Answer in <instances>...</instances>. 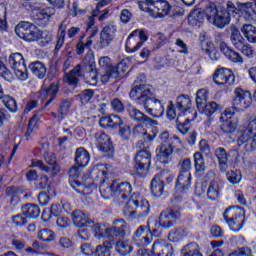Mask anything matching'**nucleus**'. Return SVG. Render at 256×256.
I'll use <instances>...</instances> for the list:
<instances>
[{"mask_svg":"<svg viewBox=\"0 0 256 256\" xmlns=\"http://www.w3.org/2000/svg\"><path fill=\"white\" fill-rule=\"evenodd\" d=\"M111 240L98 245L94 251V256H110L111 255Z\"/></svg>","mask_w":256,"mask_h":256,"instance_id":"8fccbe9b","label":"nucleus"},{"mask_svg":"<svg viewBox=\"0 0 256 256\" xmlns=\"http://www.w3.org/2000/svg\"><path fill=\"white\" fill-rule=\"evenodd\" d=\"M160 139L162 141V144H167L169 143L170 145H173V143H178L180 145L181 143V139H179V137L177 136H169V132H162L160 134Z\"/></svg>","mask_w":256,"mask_h":256,"instance_id":"680f3d73","label":"nucleus"},{"mask_svg":"<svg viewBox=\"0 0 256 256\" xmlns=\"http://www.w3.org/2000/svg\"><path fill=\"white\" fill-rule=\"evenodd\" d=\"M118 128H119L118 133L120 137H122V139L127 141V139L131 137V126H129L128 124H125V121H123L122 125L118 126Z\"/></svg>","mask_w":256,"mask_h":256,"instance_id":"0e129e2a","label":"nucleus"},{"mask_svg":"<svg viewBox=\"0 0 256 256\" xmlns=\"http://www.w3.org/2000/svg\"><path fill=\"white\" fill-rule=\"evenodd\" d=\"M176 107L182 115L191 113V99L187 95H181L176 99Z\"/></svg>","mask_w":256,"mask_h":256,"instance_id":"e433bc0d","label":"nucleus"},{"mask_svg":"<svg viewBox=\"0 0 256 256\" xmlns=\"http://www.w3.org/2000/svg\"><path fill=\"white\" fill-rule=\"evenodd\" d=\"M181 255L182 256H203L201 253V248L199 247V244L196 242H191L189 244H186L181 249Z\"/></svg>","mask_w":256,"mask_h":256,"instance_id":"58836bf2","label":"nucleus"},{"mask_svg":"<svg viewBox=\"0 0 256 256\" xmlns=\"http://www.w3.org/2000/svg\"><path fill=\"white\" fill-rule=\"evenodd\" d=\"M9 63L14 69V73L17 79L20 81H27L29 75L27 74V66H25V60L21 53H14L9 58Z\"/></svg>","mask_w":256,"mask_h":256,"instance_id":"2eb2a0df","label":"nucleus"},{"mask_svg":"<svg viewBox=\"0 0 256 256\" xmlns=\"http://www.w3.org/2000/svg\"><path fill=\"white\" fill-rule=\"evenodd\" d=\"M127 71V67H125L124 62H120L116 68H110L106 70L104 74L101 75L100 81L101 83H109L111 79H119L122 73Z\"/></svg>","mask_w":256,"mask_h":256,"instance_id":"5701e85b","label":"nucleus"},{"mask_svg":"<svg viewBox=\"0 0 256 256\" xmlns=\"http://www.w3.org/2000/svg\"><path fill=\"white\" fill-rule=\"evenodd\" d=\"M219 109V104L216 102H209L202 105V108H198L200 113H203V115H207V117H210V115H213V113L217 112Z\"/></svg>","mask_w":256,"mask_h":256,"instance_id":"3c124183","label":"nucleus"},{"mask_svg":"<svg viewBox=\"0 0 256 256\" xmlns=\"http://www.w3.org/2000/svg\"><path fill=\"white\" fill-rule=\"evenodd\" d=\"M231 41L236 49H241L243 47L244 39L241 36V32L237 28H232Z\"/></svg>","mask_w":256,"mask_h":256,"instance_id":"603ef678","label":"nucleus"},{"mask_svg":"<svg viewBox=\"0 0 256 256\" xmlns=\"http://www.w3.org/2000/svg\"><path fill=\"white\" fill-rule=\"evenodd\" d=\"M212 79L218 87L227 88L235 83V75H233V71L223 67H218L214 71Z\"/></svg>","mask_w":256,"mask_h":256,"instance_id":"4468645a","label":"nucleus"},{"mask_svg":"<svg viewBox=\"0 0 256 256\" xmlns=\"http://www.w3.org/2000/svg\"><path fill=\"white\" fill-rule=\"evenodd\" d=\"M100 126L104 129L110 127V129H119L123 125V120L118 115L112 114L110 116H104L99 121Z\"/></svg>","mask_w":256,"mask_h":256,"instance_id":"cd10ccee","label":"nucleus"},{"mask_svg":"<svg viewBox=\"0 0 256 256\" xmlns=\"http://www.w3.org/2000/svg\"><path fill=\"white\" fill-rule=\"evenodd\" d=\"M116 251L120 253V255H129L131 254V251H133V248L129 242L118 241L116 243Z\"/></svg>","mask_w":256,"mask_h":256,"instance_id":"4d7b16f0","label":"nucleus"},{"mask_svg":"<svg viewBox=\"0 0 256 256\" xmlns=\"http://www.w3.org/2000/svg\"><path fill=\"white\" fill-rule=\"evenodd\" d=\"M205 53L212 61H219V57H221L213 43H209L208 48L205 49Z\"/></svg>","mask_w":256,"mask_h":256,"instance_id":"052dcab7","label":"nucleus"},{"mask_svg":"<svg viewBox=\"0 0 256 256\" xmlns=\"http://www.w3.org/2000/svg\"><path fill=\"white\" fill-rule=\"evenodd\" d=\"M241 32L249 43H256V27L252 24H244Z\"/></svg>","mask_w":256,"mask_h":256,"instance_id":"a18cd8bd","label":"nucleus"},{"mask_svg":"<svg viewBox=\"0 0 256 256\" xmlns=\"http://www.w3.org/2000/svg\"><path fill=\"white\" fill-rule=\"evenodd\" d=\"M37 123H39V117L33 116L28 123V128L25 134L26 137H31V133L37 130Z\"/></svg>","mask_w":256,"mask_h":256,"instance_id":"338daca9","label":"nucleus"},{"mask_svg":"<svg viewBox=\"0 0 256 256\" xmlns=\"http://www.w3.org/2000/svg\"><path fill=\"white\" fill-rule=\"evenodd\" d=\"M51 41H53V35L47 30H44V31L40 30V34L38 36V41H37L40 47H45L46 45H49Z\"/></svg>","mask_w":256,"mask_h":256,"instance_id":"6e6d98bb","label":"nucleus"},{"mask_svg":"<svg viewBox=\"0 0 256 256\" xmlns=\"http://www.w3.org/2000/svg\"><path fill=\"white\" fill-rule=\"evenodd\" d=\"M154 256H173V246L163 240H156L153 243Z\"/></svg>","mask_w":256,"mask_h":256,"instance_id":"a878e982","label":"nucleus"},{"mask_svg":"<svg viewBox=\"0 0 256 256\" xmlns=\"http://www.w3.org/2000/svg\"><path fill=\"white\" fill-rule=\"evenodd\" d=\"M193 157L196 171H205V160L203 159V155L196 152L194 153Z\"/></svg>","mask_w":256,"mask_h":256,"instance_id":"e2e57ef3","label":"nucleus"},{"mask_svg":"<svg viewBox=\"0 0 256 256\" xmlns=\"http://www.w3.org/2000/svg\"><path fill=\"white\" fill-rule=\"evenodd\" d=\"M171 11V5L166 0H157L154 3V8L151 9L150 15L157 19V17H167Z\"/></svg>","mask_w":256,"mask_h":256,"instance_id":"b1692460","label":"nucleus"},{"mask_svg":"<svg viewBox=\"0 0 256 256\" xmlns=\"http://www.w3.org/2000/svg\"><path fill=\"white\" fill-rule=\"evenodd\" d=\"M226 177L229 183H231L232 185H239V183H241V179H243L240 170L228 171Z\"/></svg>","mask_w":256,"mask_h":256,"instance_id":"5fc2aeb1","label":"nucleus"},{"mask_svg":"<svg viewBox=\"0 0 256 256\" xmlns=\"http://www.w3.org/2000/svg\"><path fill=\"white\" fill-rule=\"evenodd\" d=\"M57 93H59V86L55 83L50 84L49 87L43 88L40 91V99L42 101H46L45 105H49L55 97H57Z\"/></svg>","mask_w":256,"mask_h":256,"instance_id":"bb28decb","label":"nucleus"},{"mask_svg":"<svg viewBox=\"0 0 256 256\" xmlns=\"http://www.w3.org/2000/svg\"><path fill=\"white\" fill-rule=\"evenodd\" d=\"M135 169L140 177H145L151 165V152L149 150H140L136 155Z\"/></svg>","mask_w":256,"mask_h":256,"instance_id":"dca6fc26","label":"nucleus"},{"mask_svg":"<svg viewBox=\"0 0 256 256\" xmlns=\"http://www.w3.org/2000/svg\"><path fill=\"white\" fill-rule=\"evenodd\" d=\"M191 189V173H180L176 181L178 193H187Z\"/></svg>","mask_w":256,"mask_h":256,"instance_id":"2f4dec72","label":"nucleus"},{"mask_svg":"<svg viewBox=\"0 0 256 256\" xmlns=\"http://www.w3.org/2000/svg\"><path fill=\"white\" fill-rule=\"evenodd\" d=\"M63 213V206L59 204H53L50 209H45L42 213V219L44 221H50L53 217H58Z\"/></svg>","mask_w":256,"mask_h":256,"instance_id":"4c0bfd02","label":"nucleus"},{"mask_svg":"<svg viewBox=\"0 0 256 256\" xmlns=\"http://www.w3.org/2000/svg\"><path fill=\"white\" fill-rule=\"evenodd\" d=\"M155 3H157L155 0H142L138 2V7L141 11L151 15V10L154 8Z\"/></svg>","mask_w":256,"mask_h":256,"instance_id":"bf43d9fd","label":"nucleus"},{"mask_svg":"<svg viewBox=\"0 0 256 256\" xmlns=\"http://www.w3.org/2000/svg\"><path fill=\"white\" fill-rule=\"evenodd\" d=\"M1 99L8 111H10L11 113H16L17 102L11 96L5 95V93L3 92V86H1L0 84V101Z\"/></svg>","mask_w":256,"mask_h":256,"instance_id":"ea45409f","label":"nucleus"},{"mask_svg":"<svg viewBox=\"0 0 256 256\" xmlns=\"http://www.w3.org/2000/svg\"><path fill=\"white\" fill-rule=\"evenodd\" d=\"M22 213L28 219H37L41 215V209L35 204H28L22 207Z\"/></svg>","mask_w":256,"mask_h":256,"instance_id":"37998d69","label":"nucleus"},{"mask_svg":"<svg viewBox=\"0 0 256 256\" xmlns=\"http://www.w3.org/2000/svg\"><path fill=\"white\" fill-rule=\"evenodd\" d=\"M53 15H55V8L53 7L40 9L36 13V21H40V25L45 27V25H49Z\"/></svg>","mask_w":256,"mask_h":256,"instance_id":"72a5a7b5","label":"nucleus"},{"mask_svg":"<svg viewBox=\"0 0 256 256\" xmlns=\"http://www.w3.org/2000/svg\"><path fill=\"white\" fill-rule=\"evenodd\" d=\"M70 185L72 189H74V191L80 195H91L93 193V189L97 187V184H82L77 180H70Z\"/></svg>","mask_w":256,"mask_h":256,"instance_id":"473e14b6","label":"nucleus"},{"mask_svg":"<svg viewBox=\"0 0 256 256\" xmlns=\"http://www.w3.org/2000/svg\"><path fill=\"white\" fill-rule=\"evenodd\" d=\"M90 159L91 156L85 148L80 147L75 151L74 161L76 165H79L80 167H86L87 165H89Z\"/></svg>","mask_w":256,"mask_h":256,"instance_id":"f704fd0d","label":"nucleus"},{"mask_svg":"<svg viewBox=\"0 0 256 256\" xmlns=\"http://www.w3.org/2000/svg\"><path fill=\"white\" fill-rule=\"evenodd\" d=\"M133 240L137 247H147V245H151V241H153V234L147 227L140 226L136 230Z\"/></svg>","mask_w":256,"mask_h":256,"instance_id":"412c9836","label":"nucleus"},{"mask_svg":"<svg viewBox=\"0 0 256 256\" xmlns=\"http://www.w3.org/2000/svg\"><path fill=\"white\" fill-rule=\"evenodd\" d=\"M93 95H95V92L91 89H86L82 91L80 94V100L83 105L89 103L91 99H93Z\"/></svg>","mask_w":256,"mask_h":256,"instance_id":"774afa93","label":"nucleus"},{"mask_svg":"<svg viewBox=\"0 0 256 256\" xmlns=\"http://www.w3.org/2000/svg\"><path fill=\"white\" fill-rule=\"evenodd\" d=\"M215 156L218 159L219 166L221 168V171L227 170V163H229V154H227V150L225 148H217L215 150Z\"/></svg>","mask_w":256,"mask_h":256,"instance_id":"79ce46f5","label":"nucleus"},{"mask_svg":"<svg viewBox=\"0 0 256 256\" xmlns=\"http://www.w3.org/2000/svg\"><path fill=\"white\" fill-rule=\"evenodd\" d=\"M178 203H181V199L175 196L171 201L170 210L166 211L171 219H179L181 217V208L177 205Z\"/></svg>","mask_w":256,"mask_h":256,"instance_id":"49530a36","label":"nucleus"},{"mask_svg":"<svg viewBox=\"0 0 256 256\" xmlns=\"http://www.w3.org/2000/svg\"><path fill=\"white\" fill-rule=\"evenodd\" d=\"M209 97V90L205 89V88H201L196 92V105H197V109H202L203 105H205V103H207V99Z\"/></svg>","mask_w":256,"mask_h":256,"instance_id":"de8ad7c7","label":"nucleus"},{"mask_svg":"<svg viewBox=\"0 0 256 256\" xmlns=\"http://www.w3.org/2000/svg\"><path fill=\"white\" fill-rule=\"evenodd\" d=\"M220 51L223 53V55H225L226 59H229V61H232V63H243V57H241V54L231 49L227 43H220Z\"/></svg>","mask_w":256,"mask_h":256,"instance_id":"c756f323","label":"nucleus"},{"mask_svg":"<svg viewBox=\"0 0 256 256\" xmlns=\"http://www.w3.org/2000/svg\"><path fill=\"white\" fill-rule=\"evenodd\" d=\"M173 218L169 217L168 212H162L159 216V225L163 227V229H171L175 222L172 220Z\"/></svg>","mask_w":256,"mask_h":256,"instance_id":"864d4df0","label":"nucleus"},{"mask_svg":"<svg viewBox=\"0 0 256 256\" xmlns=\"http://www.w3.org/2000/svg\"><path fill=\"white\" fill-rule=\"evenodd\" d=\"M151 193L154 195V197H161L165 191V183L160 178L158 174H156L150 185Z\"/></svg>","mask_w":256,"mask_h":256,"instance_id":"c9c22d12","label":"nucleus"},{"mask_svg":"<svg viewBox=\"0 0 256 256\" xmlns=\"http://www.w3.org/2000/svg\"><path fill=\"white\" fill-rule=\"evenodd\" d=\"M67 33V24L65 22H62L58 29V40L55 46V50L59 51L61 47H63L65 43V35Z\"/></svg>","mask_w":256,"mask_h":256,"instance_id":"09e8293b","label":"nucleus"},{"mask_svg":"<svg viewBox=\"0 0 256 256\" xmlns=\"http://www.w3.org/2000/svg\"><path fill=\"white\" fill-rule=\"evenodd\" d=\"M0 77H3L5 81H13V74L9 69H7V66L0 60Z\"/></svg>","mask_w":256,"mask_h":256,"instance_id":"69168bd1","label":"nucleus"},{"mask_svg":"<svg viewBox=\"0 0 256 256\" xmlns=\"http://www.w3.org/2000/svg\"><path fill=\"white\" fill-rule=\"evenodd\" d=\"M131 191H133V188L129 182L119 180H114L111 184L103 182L100 186V193L103 199L113 198L119 203L127 201L131 196Z\"/></svg>","mask_w":256,"mask_h":256,"instance_id":"20e7f679","label":"nucleus"},{"mask_svg":"<svg viewBox=\"0 0 256 256\" xmlns=\"http://www.w3.org/2000/svg\"><path fill=\"white\" fill-rule=\"evenodd\" d=\"M237 15H242L246 21H256V11L253 9L252 3L235 5L230 0L221 8H217L215 3H210L203 11H192L188 16V21L190 25H199L206 17L209 23L223 29L231 23V18L237 17Z\"/></svg>","mask_w":256,"mask_h":256,"instance_id":"f257e3e1","label":"nucleus"},{"mask_svg":"<svg viewBox=\"0 0 256 256\" xmlns=\"http://www.w3.org/2000/svg\"><path fill=\"white\" fill-rule=\"evenodd\" d=\"M256 149V118L241 124L237 130V153L245 155Z\"/></svg>","mask_w":256,"mask_h":256,"instance_id":"7ed1b4c3","label":"nucleus"},{"mask_svg":"<svg viewBox=\"0 0 256 256\" xmlns=\"http://www.w3.org/2000/svg\"><path fill=\"white\" fill-rule=\"evenodd\" d=\"M157 159L160 163H164V165H167L169 163V157L173 155V145L166 143L161 144L157 149Z\"/></svg>","mask_w":256,"mask_h":256,"instance_id":"c85d7f7f","label":"nucleus"},{"mask_svg":"<svg viewBox=\"0 0 256 256\" xmlns=\"http://www.w3.org/2000/svg\"><path fill=\"white\" fill-rule=\"evenodd\" d=\"M191 113H192L191 117H186L184 119H181L182 113L179 111L177 113V110H175V105L173 104V102H169L168 104L167 117L168 119H175V117H177L176 119L177 129L183 135L189 132V123H191V121L195 120V118L197 117L196 116L197 112L192 110Z\"/></svg>","mask_w":256,"mask_h":256,"instance_id":"1a4fd4ad","label":"nucleus"},{"mask_svg":"<svg viewBox=\"0 0 256 256\" xmlns=\"http://www.w3.org/2000/svg\"><path fill=\"white\" fill-rule=\"evenodd\" d=\"M38 239L44 242L55 241V233L49 229H42L38 232Z\"/></svg>","mask_w":256,"mask_h":256,"instance_id":"13d9d810","label":"nucleus"},{"mask_svg":"<svg viewBox=\"0 0 256 256\" xmlns=\"http://www.w3.org/2000/svg\"><path fill=\"white\" fill-rule=\"evenodd\" d=\"M251 103H253V96L249 91L240 87L234 89V97L232 99V109L234 111L243 113V111H247L251 107Z\"/></svg>","mask_w":256,"mask_h":256,"instance_id":"6e6552de","label":"nucleus"},{"mask_svg":"<svg viewBox=\"0 0 256 256\" xmlns=\"http://www.w3.org/2000/svg\"><path fill=\"white\" fill-rule=\"evenodd\" d=\"M129 225L123 219L115 220L113 227L107 228L105 233H102V237L109 239V241H115L116 237H127L129 235Z\"/></svg>","mask_w":256,"mask_h":256,"instance_id":"9b49d317","label":"nucleus"},{"mask_svg":"<svg viewBox=\"0 0 256 256\" xmlns=\"http://www.w3.org/2000/svg\"><path fill=\"white\" fill-rule=\"evenodd\" d=\"M29 69L38 79H43L47 75V67L40 61L32 62L29 65Z\"/></svg>","mask_w":256,"mask_h":256,"instance_id":"a19ab883","label":"nucleus"},{"mask_svg":"<svg viewBox=\"0 0 256 256\" xmlns=\"http://www.w3.org/2000/svg\"><path fill=\"white\" fill-rule=\"evenodd\" d=\"M149 39L143 30H134L126 41L127 53H135L143 47V43Z\"/></svg>","mask_w":256,"mask_h":256,"instance_id":"ddd939ff","label":"nucleus"},{"mask_svg":"<svg viewBox=\"0 0 256 256\" xmlns=\"http://www.w3.org/2000/svg\"><path fill=\"white\" fill-rule=\"evenodd\" d=\"M108 3H111V0H100V2L97 5V9L92 11V15L88 17V27H87V33H89V38L85 40H81L76 45V51L77 55H83L85 53V49H89L93 45V38L99 33V28L95 26V17L99 15V7H103L104 5H108Z\"/></svg>","mask_w":256,"mask_h":256,"instance_id":"423d86ee","label":"nucleus"},{"mask_svg":"<svg viewBox=\"0 0 256 256\" xmlns=\"http://www.w3.org/2000/svg\"><path fill=\"white\" fill-rule=\"evenodd\" d=\"M44 159H45L47 165H49V166H46L45 164H43V161H41V160L33 161L32 166L37 167L44 173H49L52 177L57 175V173H59V171H61V168L57 164V159L55 158V154H53L51 152H46L44 154Z\"/></svg>","mask_w":256,"mask_h":256,"instance_id":"f8f14e48","label":"nucleus"},{"mask_svg":"<svg viewBox=\"0 0 256 256\" xmlns=\"http://www.w3.org/2000/svg\"><path fill=\"white\" fill-rule=\"evenodd\" d=\"M72 221H73L75 227H78L80 229L89 228V227H91V225H93V220H91V218H89V215H87L79 210H75L72 213Z\"/></svg>","mask_w":256,"mask_h":256,"instance_id":"393cba45","label":"nucleus"},{"mask_svg":"<svg viewBox=\"0 0 256 256\" xmlns=\"http://www.w3.org/2000/svg\"><path fill=\"white\" fill-rule=\"evenodd\" d=\"M15 33L20 37V39L33 43V41L39 40L41 30L37 29V27L30 22H20L15 27Z\"/></svg>","mask_w":256,"mask_h":256,"instance_id":"9d476101","label":"nucleus"},{"mask_svg":"<svg viewBox=\"0 0 256 256\" xmlns=\"http://www.w3.org/2000/svg\"><path fill=\"white\" fill-rule=\"evenodd\" d=\"M130 98H132L137 105H142L152 117H163L165 113V107L160 100L155 99L153 91L149 85H139L131 89Z\"/></svg>","mask_w":256,"mask_h":256,"instance_id":"f03ea898","label":"nucleus"},{"mask_svg":"<svg viewBox=\"0 0 256 256\" xmlns=\"http://www.w3.org/2000/svg\"><path fill=\"white\" fill-rule=\"evenodd\" d=\"M85 59L88 61V63H90L91 71L86 72L83 75L84 81L87 85L95 87L97 83H99V78H97V69H95V55H93V51H89Z\"/></svg>","mask_w":256,"mask_h":256,"instance_id":"4be33fe9","label":"nucleus"},{"mask_svg":"<svg viewBox=\"0 0 256 256\" xmlns=\"http://www.w3.org/2000/svg\"><path fill=\"white\" fill-rule=\"evenodd\" d=\"M223 218L233 233H239L245 223V209L240 206H230L224 211Z\"/></svg>","mask_w":256,"mask_h":256,"instance_id":"0eeeda50","label":"nucleus"},{"mask_svg":"<svg viewBox=\"0 0 256 256\" xmlns=\"http://www.w3.org/2000/svg\"><path fill=\"white\" fill-rule=\"evenodd\" d=\"M96 146L101 153H106L107 157H113V144L111 137L105 132H98L95 134Z\"/></svg>","mask_w":256,"mask_h":256,"instance_id":"aec40b11","label":"nucleus"},{"mask_svg":"<svg viewBox=\"0 0 256 256\" xmlns=\"http://www.w3.org/2000/svg\"><path fill=\"white\" fill-rule=\"evenodd\" d=\"M128 205H134L136 219H143V217H147L151 209L149 201L143 197L128 200Z\"/></svg>","mask_w":256,"mask_h":256,"instance_id":"6ab92c4d","label":"nucleus"},{"mask_svg":"<svg viewBox=\"0 0 256 256\" xmlns=\"http://www.w3.org/2000/svg\"><path fill=\"white\" fill-rule=\"evenodd\" d=\"M221 189H223V184L219 180L210 181L206 195L210 201H217L219 195L221 194Z\"/></svg>","mask_w":256,"mask_h":256,"instance_id":"7c9ffc66","label":"nucleus"},{"mask_svg":"<svg viewBox=\"0 0 256 256\" xmlns=\"http://www.w3.org/2000/svg\"><path fill=\"white\" fill-rule=\"evenodd\" d=\"M127 112L130 119H133V121L149 125L147 130L143 133L142 137L146 143H153L157 137V133H159V129L157 128L158 122L149 118L147 115H145V113L141 112L134 106H128Z\"/></svg>","mask_w":256,"mask_h":256,"instance_id":"39448f33","label":"nucleus"},{"mask_svg":"<svg viewBox=\"0 0 256 256\" xmlns=\"http://www.w3.org/2000/svg\"><path fill=\"white\" fill-rule=\"evenodd\" d=\"M220 121H222L221 130L224 133H235L237 125H239V119L235 117V112L231 110H225L220 117Z\"/></svg>","mask_w":256,"mask_h":256,"instance_id":"a211bd4d","label":"nucleus"},{"mask_svg":"<svg viewBox=\"0 0 256 256\" xmlns=\"http://www.w3.org/2000/svg\"><path fill=\"white\" fill-rule=\"evenodd\" d=\"M116 31L117 29L113 24L105 26L100 33L99 40L94 45L95 49H97V51H101V49L109 47V45H111V41L115 38Z\"/></svg>","mask_w":256,"mask_h":256,"instance_id":"f3484780","label":"nucleus"},{"mask_svg":"<svg viewBox=\"0 0 256 256\" xmlns=\"http://www.w3.org/2000/svg\"><path fill=\"white\" fill-rule=\"evenodd\" d=\"M79 77H83L81 72V65H77L73 70L66 74V81L69 85H77Z\"/></svg>","mask_w":256,"mask_h":256,"instance_id":"c03bdc74","label":"nucleus"}]
</instances>
